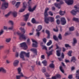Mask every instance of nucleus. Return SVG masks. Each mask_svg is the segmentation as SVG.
<instances>
[{"mask_svg":"<svg viewBox=\"0 0 79 79\" xmlns=\"http://www.w3.org/2000/svg\"><path fill=\"white\" fill-rule=\"evenodd\" d=\"M41 71L43 73H45L46 71V69L45 67H43Z\"/></svg>","mask_w":79,"mask_h":79,"instance_id":"nucleus-35","label":"nucleus"},{"mask_svg":"<svg viewBox=\"0 0 79 79\" xmlns=\"http://www.w3.org/2000/svg\"><path fill=\"white\" fill-rule=\"evenodd\" d=\"M43 41L44 42V44H46V42H47V39L44 38L43 39Z\"/></svg>","mask_w":79,"mask_h":79,"instance_id":"nucleus-41","label":"nucleus"},{"mask_svg":"<svg viewBox=\"0 0 79 79\" xmlns=\"http://www.w3.org/2000/svg\"><path fill=\"white\" fill-rule=\"evenodd\" d=\"M20 30L22 32L23 34H21V33H20L18 32H16L17 34H18L19 36V39L20 40H26L27 38H28V36L27 35H24V34L25 32V30H24V28L21 27L20 28Z\"/></svg>","mask_w":79,"mask_h":79,"instance_id":"nucleus-1","label":"nucleus"},{"mask_svg":"<svg viewBox=\"0 0 79 79\" xmlns=\"http://www.w3.org/2000/svg\"><path fill=\"white\" fill-rule=\"evenodd\" d=\"M46 32L47 34H50V31H49L48 30H46Z\"/></svg>","mask_w":79,"mask_h":79,"instance_id":"nucleus-62","label":"nucleus"},{"mask_svg":"<svg viewBox=\"0 0 79 79\" xmlns=\"http://www.w3.org/2000/svg\"><path fill=\"white\" fill-rule=\"evenodd\" d=\"M64 4V2L61 1H60V3L57 4L56 3H54V5L56 7H57L59 9H60L61 7V5Z\"/></svg>","mask_w":79,"mask_h":79,"instance_id":"nucleus-8","label":"nucleus"},{"mask_svg":"<svg viewBox=\"0 0 79 79\" xmlns=\"http://www.w3.org/2000/svg\"><path fill=\"white\" fill-rule=\"evenodd\" d=\"M65 0V2L68 5H72L73 3V0Z\"/></svg>","mask_w":79,"mask_h":79,"instance_id":"nucleus-10","label":"nucleus"},{"mask_svg":"<svg viewBox=\"0 0 79 79\" xmlns=\"http://www.w3.org/2000/svg\"><path fill=\"white\" fill-rule=\"evenodd\" d=\"M61 52V49L60 50H57L56 51V55L58 56H60V55H61V52Z\"/></svg>","mask_w":79,"mask_h":79,"instance_id":"nucleus-22","label":"nucleus"},{"mask_svg":"<svg viewBox=\"0 0 79 79\" xmlns=\"http://www.w3.org/2000/svg\"><path fill=\"white\" fill-rule=\"evenodd\" d=\"M58 37L60 40H61L62 39V37L61 36V34H59V35L58 36Z\"/></svg>","mask_w":79,"mask_h":79,"instance_id":"nucleus-40","label":"nucleus"},{"mask_svg":"<svg viewBox=\"0 0 79 79\" xmlns=\"http://www.w3.org/2000/svg\"><path fill=\"white\" fill-rule=\"evenodd\" d=\"M36 64H38L40 66L41 65V64H40V61H38V62H37V61H36Z\"/></svg>","mask_w":79,"mask_h":79,"instance_id":"nucleus-48","label":"nucleus"},{"mask_svg":"<svg viewBox=\"0 0 79 79\" xmlns=\"http://www.w3.org/2000/svg\"><path fill=\"white\" fill-rule=\"evenodd\" d=\"M44 74L46 77H49L50 76L49 74H48V73H44Z\"/></svg>","mask_w":79,"mask_h":79,"instance_id":"nucleus-42","label":"nucleus"},{"mask_svg":"<svg viewBox=\"0 0 79 79\" xmlns=\"http://www.w3.org/2000/svg\"><path fill=\"white\" fill-rule=\"evenodd\" d=\"M1 71H2V72L4 73H6V70L4 69L3 68H0V72H1Z\"/></svg>","mask_w":79,"mask_h":79,"instance_id":"nucleus-24","label":"nucleus"},{"mask_svg":"<svg viewBox=\"0 0 79 79\" xmlns=\"http://www.w3.org/2000/svg\"><path fill=\"white\" fill-rule=\"evenodd\" d=\"M76 43H77V40L76 39V38H73V45H74V44H76Z\"/></svg>","mask_w":79,"mask_h":79,"instance_id":"nucleus-32","label":"nucleus"},{"mask_svg":"<svg viewBox=\"0 0 79 79\" xmlns=\"http://www.w3.org/2000/svg\"><path fill=\"white\" fill-rule=\"evenodd\" d=\"M20 3H21L20 2H17L15 5L16 8H18V7H19V5H20Z\"/></svg>","mask_w":79,"mask_h":79,"instance_id":"nucleus-29","label":"nucleus"},{"mask_svg":"<svg viewBox=\"0 0 79 79\" xmlns=\"http://www.w3.org/2000/svg\"><path fill=\"white\" fill-rule=\"evenodd\" d=\"M50 19L51 20V23L52 22H54L55 19H54V18L50 17H44V21L46 24H48L49 23V21H50Z\"/></svg>","mask_w":79,"mask_h":79,"instance_id":"nucleus-3","label":"nucleus"},{"mask_svg":"<svg viewBox=\"0 0 79 79\" xmlns=\"http://www.w3.org/2000/svg\"><path fill=\"white\" fill-rule=\"evenodd\" d=\"M11 39L10 38L7 39L6 40V42L8 43V42H10Z\"/></svg>","mask_w":79,"mask_h":79,"instance_id":"nucleus-36","label":"nucleus"},{"mask_svg":"<svg viewBox=\"0 0 79 79\" xmlns=\"http://www.w3.org/2000/svg\"><path fill=\"white\" fill-rule=\"evenodd\" d=\"M60 21L59 19H57L56 20V23L57 24H60Z\"/></svg>","mask_w":79,"mask_h":79,"instance_id":"nucleus-50","label":"nucleus"},{"mask_svg":"<svg viewBox=\"0 0 79 79\" xmlns=\"http://www.w3.org/2000/svg\"><path fill=\"white\" fill-rule=\"evenodd\" d=\"M60 70L63 73H64V70L63 69V67L62 66H60Z\"/></svg>","mask_w":79,"mask_h":79,"instance_id":"nucleus-37","label":"nucleus"},{"mask_svg":"<svg viewBox=\"0 0 79 79\" xmlns=\"http://www.w3.org/2000/svg\"><path fill=\"white\" fill-rule=\"evenodd\" d=\"M8 6V2H3L2 5L1 9H2V10H5V9L7 8Z\"/></svg>","mask_w":79,"mask_h":79,"instance_id":"nucleus-6","label":"nucleus"},{"mask_svg":"<svg viewBox=\"0 0 79 79\" xmlns=\"http://www.w3.org/2000/svg\"><path fill=\"white\" fill-rule=\"evenodd\" d=\"M72 78H73V76L72 75H69V77H68V78L69 79H72Z\"/></svg>","mask_w":79,"mask_h":79,"instance_id":"nucleus-49","label":"nucleus"},{"mask_svg":"<svg viewBox=\"0 0 79 79\" xmlns=\"http://www.w3.org/2000/svg\"><path fill=\"white\" fill-rule=\"evenodd\" d=\"M29 14L28 13L24 16V17H25L24 20L25 21H27V19H28V18H29Z\"/></svg>","mask_w":79,"mask_h":79,"instance_id":"nucleus-14","label":"nucleus"},{"mask_svg":"<svg viewBox=\"0 0 79 79\" xmlns=\"http://www.w3.org/2000/svg\"><path fill=\"white\" fill-rule=\"evenodd\" d=\"M27 24L28 26H32V25L31 24V23H27Z\"/></svg>","mask_w":79,"mask_h":79,"instance_id":"nucleus-60","label":"nucleus"},{"mask_svg":"<svg viewBox=\"0 0 79 79\" xmlns=\"http://www.w3.org/2000/svg\"><path fill=\"white\" fill-rule=\"evenodd\" d=\"M24 55H25L27 57L29 58V52L26 53V52L23 51L21 52L20 55V57L23 60H24Z\"/></svg>","mask_w":79,"mask_h":79,"instance_id":"nucleus-2","label":"nucleus"},{"mask_svg":"<svg viewBox=\"0 0 79 79\" xmlns=\"http://www.w3.org/2000/svg\"><path fill=\"white\" fill-rule=\"evenodd\" d=\"M21 68H19L18 69V74H23V73L21 72Z\"/></svg>","mask_w":79,"mask_h":79,"instance_id":"nucleus-23","label":"nucleus"},{"mask_svg":"<svg viewBox=\"0 0 79 79\" xmlns=\"http://www.w3.org/2000/svg\"><path fill=\"white\" fill-rule=\"evenodd\" d=\"M30 39L29 38H28L27 40V43L29 45H30L31 44V42H30Z\"/></svg>","mask_w":79,"mask_h":79,"instance_id":"nucleus-47","label":"nucleus"},{"mask_svg":"<svg viewBox=\"0 0 79 79\" xmlns=\"http://www.w3.org/2000/svg\"><path fill=\"white\" fill-rule=\"evenodd\" d=\"M10 52V50L8 49L7 50H6V53H8Z\"/></svg>","mask_w":79,"mask_h":79,"instance_id":"nucleus-64","label":"nucleus"},{"mask_svg":"<svg viewBox=\"0 0 79 79\" xmlns=\"http://www.w3.org/2000/svg\"><path fill=\"white\" fill-rule=\"evenodd\" d=\"M65 14V11H62L61 10H60L59 12V14L61 16H63V15H64Z\"/></svg>","mask_w":79,"mask_h":79,"instance_id":"nucleus-25","label":"nucleus"},{"mask_svg":"<svg viewBox=\"0 0 79 79\" xmlns=\"http://www.w3.org/2000/svg\"><path fill=\"white\" fill-rule=\"evenodd\" d=\"M65 47H70V46L68 44H66L65 45Z\"/></svg>","mask_w":79,"mask_h":79,"instance_id":"nucleus-54","label":"nucleus"},{"mask_svg":"<svg viewBox=\"0 0 79 79\" xmlns=\"http://www.w3.org/2000/svg\"><path fill=\"white\" fill-rule=\"evenodd\" d=\"M48 10H49V9L48 7H47L45 9L44 13L45 17H47L48 15V14L47 13V11H48Z\"/></svg>","mask_w":79,"mask_h":79,"instance_id":"nucleus-13","label":"nucleus"},{"mask_svg":"<svg viewBox=\"0 0 79 79\" xmlns=\"http://www.w3.org/2000/svg\"><path fill=\"white\" fill-rule=\"evenodd\" d=\"M41 58H42V59H45V56H44V55H42L41 56Z\"/></svg>","mask_w":79,"mask_h":79,"instance_id":"nucleus-58","label":"nucleus"},{"mask_svg":"<svg viewBox=\"0 0 79 79\" xmlns=\"http://www.w3.org/2000/svg\"><path fill=\"white\" fill-rule=\"evenodd\" d=\"M3 32H4V31L3 29H1L0 31V36L1 35L3 34Z\"/></svg>","mask_w":79,"mask_h":79,"instance_id":"nucleus-33","label":"nucleus"},{"mask_svg":"<svg viewBox=\"0 0 79 79\" xmlns=\"http://www.w3.org/2000/svg\"><path fill=\"white\" fill-rule=\"evenodd\" d=\"M74 8H76L77 10H73L71 12V13L73 15H76L77 12L79 13V8H77V6H75Z\"/></svg>","mask_w":79,"mask_h":79,"instance_id":"nucleus-4","label":"nucleus"},{"mask_svg":"<svg viewBox=\"0 0 79 79\" xmlns=\"http://www.w3.org/2000/svg\"><path fill=\"white\" fill-rule=\"evenodd\" d=\"M31 21L32 23H35V19L34 18L32 19Z\"/></svg>","mask_w":79,"mask_h":79,"instance_id":"nucleus-45","label":"nucleus"},{"mask_svg":"<svg viewBox=\"0 0 79 79\" xmlns=\"http://www.w3.org/2000/svg\"><path fill=\"white\" fill-rule=\"evenodd\" d=\"M23 8H24V9H21L19 10V12L21 13L22 12H23L24 10H25V8H26V6H27V4L26 2H23Z\"/></svg>","mask_w":79,"mask_h":79,"instance_id":"nucleus-9","label":"nucleus"},{"mask_svg":"<svg viewBox=\"0 0 79 79\" xmlns=\"http://www.w3.org/2000/svg\"><path fill=\"white\" fill-rule=\"evenodd\" d=\"M52 79H56V76L52 77Z\"/></svg>","mask_w":79,"mask_h":79,"instance_id":"nucleus-61","label":"nucleus"},{"mask_svg":"<svg viewBox=\"0 0 79 79\" xmlns=\"http://www.w3.org/2000/svg\"><path fill=\"white\" fill-rule=\"evenodd\" d=\"M43 49H45V50H47V47L45 46H44L43 47Z\"/></svg>","mask_w":79,"mask_h":79,"instance_id":"nucleus-53","label":"nucleus"},{"mask_svg":"<svg viewBox=\"0 0 79 79\" xmlns=\"http://www.w3.org/2000/svg\"><path fill=\"white\" fill-rule=\"evenodd\" d=\"M15 3H16V2L15 1H12V4H13V5H15Z\"/></svg>","mask_w":79,"mask_h":79,"instance_id":"nucleus-63","label":"nucleus"},{"mask_svg":"<svg viewBox=\"0 0 79 79\" xmlns=\"http://www.w3.org/2000/svg\"><path fill=\"white\" fill-rule=\"evenodd\" d=\"M36 6H35L32 9H31V7H29L28 9V10L29 11H33L34 10H35V8H36Z\"/></svg>","mask_w":79,"mask_h":79,"instance_id":"nucleus-16","label":"nucleus"},{"mask_svg":"<svg viewBox=\"0 0 79 79\" xmlns=\"http://www.w3.org/2000/svg\"><path fill=\"white\" fill-rule=\"evenodd\" d=\"M9 23H10V24H11L12 26L13 25V22L11 20H10L9 21Z\"/></svg>","mask_w":79,"mask_h":79,"instance_id":"nucleus-46","label":"nucleus"},{"mask_svg":"<svg viewBox=\"0 0 79 79\" xmlns=\"http://www.w3.org/2000/svg\"><path fill=\"white\" fill-rule=\"evenodd\" d=\"M53 51V50L52 49L51 51L49 52V53L48 52H46L47 54L48 55V56H49L51 55H52Z\"/></svg>","mask_w":79,"mask_h":79,"instance_id":"nucleus-20","label":"nucleus"},{"mask_svg":"<svg viewBox=\"0 0 79 79\" xmlns=\"http://www.w3.org/2000/svg\"><path fill=\"white\" fill-rule=\"evenodd\" d=\"M49 67L50 68H54V67H55V66L54 65V64H53L52 63L50 64Z\"/></svg>","mask_w":79,"mask_h":79,"instance_id":"nucleus-31","label":"nucleus"},{"mask_svg":"<svg viewBox=\"0 0 79 79\" xmlns=\"http://www.w3.org/2000/svg\"><path fill=\"white\" fill-rule=\"evenodd\" d=\"M72 53V51H70L68 53V55L69 56H71V53Z\"/></svg>","mask_w":79,"mask_h":79,"instance_id":"nucleus-39","label":"nucleus"},{"mask_svg":"<svg viewBox=\"0 0 79 79\" xmlns=\"http://www.w3.org/2000/svg\"><path fill=\"white\" fill-rule=\"evenodd\" d=\"M10 14H12L14 17H16V16H17V12H16L10 11L7 14L5 15V17H8V16H9V15Z\"/></svg>","mask_w":79,"mask_h":79,"instance_id":"nucleus-5","label":"nucleus"},{"mask_svg":"<svg viewBox=\"0 0 79 79\" xmlns=\"http://www.w3.org/2000/svg\"><path fill=\"white\" fill-rule=\"evenodd\" d=\"M31 51L33 52H34V53L37 54V49L34 48H32L31 49Z\"/></svg>","mask_w":79,"mask_h":79,"instance_id":"nucleus-21","label":"nucleus"},{"mask_svg":"<svg viewBox=\"0 0 79 79\" xmlns=\"http://www.w3.org/2000/svg\"><path fill=\"white\" fill-rule=\"evenodd\" d=\"M20 75L16 76V79H21V77H24V76L23 74H20Z\"/></svg>","mask_w":79,"mask_h":79,"instance_id":"nucleus-19","label":"nucleus"},{"mask_svg":"<svg viewBox=\"0 0 79 79\" xmlns=\"http://www.w3.org/2000/svg\"><path fill=\"white\" fill-rule=\"evenodd\" d=\"M76 77L77 78V79H79V70H77L76 74Z\"/></svg>","mask_w":79,"mask_h":79,"instance_id":"nucleus-18","label":"nucleus"},{"mask_svg":"<svg viewBox=\"0 0 79 79\" xmlns=\"http://www.w3.org/2000/svg\"><path fill=\"white\" fill-rule=\"evenodd\" d=\"M71 61H73L74 63L76 61V58L74 56L71 59Z\"/></svg>","mask_w":79,"mask_h":79,"instance_id":"nucleus-26","label":"nucleus"},{"mask_svg":"<svg viewBox=\"0 0 79 79\" xmlns=\"http://www.w3.org/2000/svg\"><path fill=\"white\" fill-rule=\"evenodd\" d=\"M26 25V23H22L21 24V26H24Z\"/></svg>","mask_w":79,"mask_h":79,"instance_id":"nucleus-56","label":"nucleus"},{"mask_svg":"<svg viewBox=\"0 0 79 79\" xmlns=\"http://www.w3.org/2000/svg\"><path fill=\"white\" fill-rule=\"evenodd\" d=\"M64 54L63 53H62V55H61V58H62V59H63L64 58Z\"/></svg>","mask_w":79,"mask_h":79,"instance_id":"nucleus-51","label":"nucleus"},{"mask_svg":"<svg viewBox=\"0 0 79 79\" xmlns=\"http://www.w3.org/2000/svg\"><path fill=\"white\" fill-rule=\"evenodd\" d=\"M49 15H50V16H53V12H52L51 11H49L48 12Z\"/></svg>","mask_w":79,"mask_h":79,"instance_id":"nucleus-44","label":"nucleus"},{"mask_svg":"<svg viewBox=\"0 0 79 79\" xmlns=\"http://www.w3.org/2000/svg\"><path fill=\"white\" fill-rule=\"evenodd\" d=\"M73 21H76V22H79V19L77 18H73Z\"/></svg>","mask_w":79,"mask_h":79,"instance_id":"nucleus-30","label":"nucleus"},{"mask_svg":"<svg viewBox=\"0 0 79 79\" xmlns=\"http://www.w3.org/2000/svg\"><path fill=\"white\" fill-rule=\"evenodd\" d=\"M42 63H43V64L45 66H47V62L45 60H43L42 61Z\"/></svg>","mask_w":79,"mask_h":79,"instance_id":"nucleus-28","label":"nucleus"},{"mask_svg":"<svg viewBox=\"0 0 79 79\" xmlns=\"http://www.w3.org/2000/svg\"><path fill=\"white\" fill-rule=\"evenodd\" d=\"M31 40L32 42L35 43V44L33 43L32 44L33 47H37V42L35 41V40H34L33 39H32Z\"/></svg>","mask_w":79,"mask_h":79,"instance_id":"nucleus-12","label":"nucleus"},{"mask_svg":"<svg viewBox=\"0 0 79 79\" xmlns=\"http://www.w3.org/2000/svg\"><path fill=\"white\" fill-rule=\"evenodd\" d=\"M74 27H71L69 28V30L70 31H74Z\"/></svg>","mask_w":79,"mask_h":79,"instance_id":"nucleus-38","label":"nucleus"},{"mask_svg":"<svg viewBox=\"0 0 79 79\" xmlns=\"http://www.w3.org/2000/svg\"><path fill=\"white\" fill-rule=\"evenodd\" d=\"M56 77V78H60L61 77V75L59 74H57Z\"/></svg>","mask_w":79,"mask_h":79,"instance_id":"nucleus-43","label":"nucleus"},{"mask_svg":"<svg viewBox=\"0 0 79 79\" xmlns=\"http://www.w3.org/2000/svg\"><path fill=\"white\" fill-rule=\"evenodd\" d=\"M19 63V61L18 60H15L13 63V65L14 66H16L18 64V63Z\"/></svg>","mask_w":79,"mask_h":79,"instance_id":"nucleus-17","label":"nucleus"},{"mask_svg":"<svg viewBox=\"0 0 79 79\" xmlns=\"http://www.w3.org/2000/svg\"><path fill=\"white\" fill-rule=\"evenodd\" d=\"M61 24L62 25H64L66 23V20L64 17L61 18Z\"/></svg>","mask_w":79,"mask_h":79,"instance_id":"nucleus-11","label":"nucleus"},{"mask_svg":"<svg viewBox=\"0 0 79 79\" xmlns=\"http://www.w3.org/2000/svg\"><path fill=\"white\" fill-rule=\"evenodd\" d=\"M42 29V26L40 25L38 27L37 29L36 30V31L37 32H39L41 31Z\"/></svg>","mask_w":79,"mask_h":79,"instance_id":"nucleus-15","label":"nucleus"},{"mask_svg":"<svg viewBox=\"0 0 79 79\" xmlns=\"http://www.w3.org/2000/svg\"><path fill=\"white\" fill-rule=\"evenodd\" d=\"M20 47H23L24 50H26L27 48V46L26 42H23L20 44Z\"/></svg>","mask_w":79,"mask_h":79,"instance_id":"nucleus-7","label":"nucleus"},{"mask_svg":"<svg viewBox=\"0 0 79 79\" xmlns=\"http://www.w3.org/2000/svg\"><path fill=\"white\" fill-rule=\"evenodd\" d=\"M53 39L55 40H56V41H58V38L56 37V36L55 35H54L53 36Z\"/></svg>","mask_w":79,"mask_h":79,"instance_id":"nucleus-27","label":"nucleus"},{"mask_svg":"<svg viewBox=\"0 0 79 79\" xmlns=\"http://www.w3.org/2000/svg\"><path fill=\"white\" fill-rule=\"evenodd\" d=\"M18 56H19V54L18 52H16V55H15V56L16 57H18Z\"/></svg>","mask_w":79,"mask_h":79,"instance_id":"nucleus-55","label":"nucleus"},{"mask_svg":"<svg viewBox=\"0 0 79 79\" xmlns=\"http://www.w3.org/2000/svg\"><path fill=\"white\" fill-rule=\"evenodd\" d=\"M13 52H15V50H16V47L15 46L14 47L13 49Z\"/></svg>","mask_w":79,"mask_h":79,"instance_id":"nucleus-57","label":"nucleus"},{"mask_svg":"<svg viewBox=\"0 0 79 79\" xmlns=\"http://www.w3.org/2000/svg\"><path fill=\"white\" fill-rule=\"evenodd\" d=\"M58 59L60 61H63V58H58Z\"/></svg>","mask_w":79,"mask_h":79,"instance_id":"nucleus-59","label":"nucleus"},{"mask_svg":"<svg viewBox=\"0 0 79 79\" xmlns=\"http://www.w3.org/2000/svg\"><path fill=\"white\" fill-rule=\"evenodd\" d=\"M52 44V42L51 40H50L47 44V45H48V46H49V45H50Z\"/></svg>","mask_w":79,"mask_h":79,"instance_id":"nucleus-34","label":"nucleus"},{"mask_svg":"<svg viewBox=\"0 0 79 79\" xmlns=\"http://www.w3.org/2000/svg\"><path fill=\"white\" fill-rule=\"evenodd\" d=\"M13 26H12L10 27H9L8 28V29L10 30H13Z\"/></svg>","mask_w":79,"mask_h":79,"instance_id":"nucleus-52","label":"nucleus"}]
</instances>
